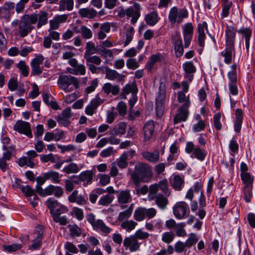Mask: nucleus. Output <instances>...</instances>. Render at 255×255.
Wrapping results in <instances>:
<instances>
[{
    "instance_id": "f257e3e1",
    "label": "nucleus",
    "mask_w": 255,
    "mask_h": 255,
    "mask_svg": "<svg viewBox=\"0 0 255 255\" xmlns=\"http://www.w3.org/2000/svg\"><path fill=\"white\" fill-rule=\"evenodd\" d=\"M152 176L150 167L147 164L138 163L134 167V171L131 174V179L136 187L140 186V182H146Z\"/></svg>"
},
{
    "instance_id": "f03ea898",
    "label": "nucleus",
    "mask_w": 255,
    "mask_h": 255,
    "mask_svg": "<svg viewBox=\"0 0 255 255\" xmlns=\"http://www.w3.org/2000/svg\"><path fill=\"white\" fill-rule=\"evenodd\" d=\"M149 236L148 233L139 229L133 235L126 237L123 241V245L126 250H128L130 252H135L139 250L141 244L139 240H146Z\"/></svg>"
},
{
    "instance_id": "7ed1b4c3",
    "label": "nucleus",
    "mask_w": 255,
    "mask_h": 255,
    "mask_svg": "<svg viewBox=\"0 0 255 255\" xmlns=\"http://www.w3.org/2000/svg\"><path fill=\"white\" fill-rule=\"evenodd\" d=\"M49 209L50 213L56 223H59L61 225L65 226L67 223V219L66 216L60 217L61 213L68 211L66 207L59 204L57 201L49 199Z\"/></svg>"
},
{
    "instance_id": "20e7f679",
    "label": "nucleus",
    "mask_w": 255,
    "mask_h": 255,
    "mask_svg": "<svg viewBox=\"0 0 255 255\" xmlns=\"http://www.w3.org/2000/svg\"><path fill=\"white\" fill-rule=\"evenodd\" d=\"M58 84L59 87L66 92L73 90L72 87L69 88L71 85H73L76 89L79 88V81L78 79L71 75L60 76L58 80Z\"/></svg>"
},
{
    "instance_id": "39448f33",
    "label": "nucleus",
    "mask_w": 255,
    "mask_h": 255,
    "mask_svg": "<svg viewBox=\"0 0 255 255\" xmlns=\"http://www.w3.org/2000/svg\"><path fill=\"white\" fill-rule=\"evenodd\" d=\"M190 105V102L188 99L185 103H183L182 106L179 107L177 110V113L175 115L173 119L174 124H177L182 121H185L187 119L188 116V108Z\"/></svg>"
},
{
    "instance_id": "423d86ee",
    "label": "nucleus",
    "mask_w": 255,
    "mask_h": 255,
    "mask_svg": "<svg viewBox=\"0 0 255 255\" xmlns=\"http://www.w3.org/2000/svg\"><path fill=\"white\" fill-rule=\"evenodd\" d=\"M27 156H23L18 159V164L20 167L25 165L30 168H33L35 164L34 158L38 156V154L35 150H31L26 152Z\"/></svg>"
},
{
    "instance_id": "0eeeda50",
    "label": "nucleus",
    "mask_w": 255,
    "mask_h": 255,
    "mask_svg": "<svg viewBox=\"0 0 255 255\" xmlns=\"http://www.w3.org/2000/svg\"><path fill=\"white\" fill-rule=\"evenodd\" d=\"M172 42L174 44V50L177 57H180L184 53L183 45L180 32L176 30L171 36Z\"/></svg>"
},
{
    "instance_id": "6e6552de",
    "label": "nucleus",
    "mask_w": 255,
    "mask_h": 255,
    "mask_svg": "<svg viewBox=\"0 0 255 255\" xmlns=\"http://www.w3.org/2000/svg\"><path fill=\"white\" fill-rule=\"evenodd\" d=\"M140 5L135 2L132 6H130L127 9V18L131 17L130 22L134 24L140 16Z\"/></svg>"
},
{
    "instance_id": "1a4fd4ad",
    "label": "nucleus",
    "mask_w": 255,
    "mask_h": 255,
    "mask_svg": "<svg viewBox=\"0 0 255 255\" xmlns=\"http://www.w3.org/2000/svg\"><path fill=\"white\" fill-rule=\"evenodd\" d=\"M13 129L19 133L25 134L29 138L32 137L30 125L28 122L18 121L14 125Z\"/></svg>"
},
{
    "instance_id": "9d476101",
    "label": "nucleus",
    "mask_w": 255,
    "mask_h": 255,
    "mask_svg": "<svg viewBox=\"0 0 255 255\" xmlns=\"http://www.w3.org/2000/svg\"><path fill=\"white\" fill-rule=\"evenodd\" d=\"M173 213L178 219H183L185 217L186 212L189 210L188 204L185 202H177L173 207Z\"/></svg>"
},
{
    "instance_id": "9b49d317",
    "label": "nucleus",
    "mask_w": 255,
    "mask_h": 255,
    "mask_svg": "<svg viewBox=\"0 0 255 255\" xmlns=\"http://www.w3.org/2000/svg\"><path fill=\"white\" fill-rule=\"evenodd\" d=\"M44 59L43 56L39 54L32 60L30 64L32 69L31 76L39 75L42 73V69L40 68V65L42 64Z\"/></svg>"
},
{
    "instance_id": "f8f14e48",
    "label": "nucleus",
    "mask_w": 255,
    "mask_h": 255,
    "mask_svg": "<svg viewBox=\"0 0 255 255\" xmlns=\"http://www.w3.org/2000/svg\"><path fill=\"white\" fill-rule=\"evenodd\" d=\"M47 179L48 172L44 173L43 177L38 176L36 178L37 185L35 187V191L40 196L45 197L48 195V188L43 190L41 187Z\"/></svg>"
},
{
    "instance_id": "ddd939ff",
    "label": "nucleus",
    "mask_w": 255,
    "mask_h": 255,
    "mask_svg": "<svg viewBox=\"0 0 255 255\" xmlns=\"http://www.w3.org/2000/svg\"><path fill=\"white\" fill-rule=\"evenodd\" d=\"M237 29L231 26L227 25L225 30L226 45L235 46Z\"/></svg>"
},
{
    "instance_id": "4468645a",
    "label": "nucleus",
    "mask_w": 255,
    "mask_h": 255,
    "mask_svg": "<svg viewBox=\"0 0 255 255\" xmlns=\"http://www.w3.org/2000/svg\"><path fill=\"white\" fill-rule=\"evenodd\" d=\"M165 99V93H159L156 99L155 110L156 116L161 118L164 111V103Z\"/></svg>"
},
{
    "instance_id": "2eb2a0df",
    "label": "nucleus",
    "mask_w": 255,
    "mask_h": 255,
    "mask_svg": "<svg viewBox=\"0 0 255 255\" xmlns=\"http://www.w3.org/2000/svg\"><path fill=\"white\" fill-rule=\"evenodd\" d=\"M193 27L191 23H186L183 27V35L184 40V46L187 48L189 46L192 39Z\"/></svg>"
},
{
    "instance_id": "dca6fc26",
    "label": "nucleus",
    "mask_w": 255,
    "mask_h": 255,
    "mask_svg": "<svg viewBox=\"0 0 255 255\" xmlns=\"http://www.w3.org/2000/svg\"><path fill=\"white\" fill-rule=\"evenodd\" d=\"M33 29V26L26 22L22 17L19 22L18 32L21 37L26 36Z\"/></svg>"
},
{
    "instance_id": "f3484780",
    "label": "nucleus",
    "mask_w": 255,
    "mask_h": 255,
    "mask_svg": "<svg viewBox=\"0 0 255 255\" xmlns=\"http://www.w3.org/2000/svg\"><path fill=\"white\" fill-rule=\"evenodd\" d=\"M118 202L120 204L123 205L130 202L132 200L130 192L129 189H126L121 191L116 192Z\"/></svg>"
},
{
    "instance_id": "a211bd4d",
    "label": "nucleus",
    "mask_w": 255,
    "mask_h": 255,
    "mask_svg": "<svg viewBox=\"0 0 255 255\" xmlns=\"http://www.w3.org/2000/svg\"><path fill=\"white\" fill-rule=\"evenodd\" d=\"M164 59V57L160 53L151 55L145 66L147 71L151 72L153 66L156 62H162Z\"/></svg>"
},
{
    "instance_id": "6ab92c4d",
    "label": "nucleus",
    "mask_w": 255,
    "mask_h": 255,
    "mask_svg": "<svg viewBox=\"0 0 255 255\" xmlns=\"http://www.w3.org/2000/svg\"><path fill=\"white\" fill-rule=\"evenodd\" d=\"M106 78L108 80L114 81L117 80L118 82L124 80L125 75L120 74L115 70H112L108 67H105Z\"/></svg>"
},
{
    "instance_id": "aec40b11",
    "label": "nucleus",
    "mask_w": 255,
    "mask_h": 255,
    "mask_svg": "<svg viewBox=\"0 0 255 255\" xmlns=\"http://www.w3.org/2000/svg\"><path fill=\"white\" fill-rule=\"evenodd\" d=\"M78 191L74 190L68 197L70 203H76L80 205H84L87 203V199L81 195H78Z\"/></svg>"
},
{
    "instance_id": "412c9836",
    "label": "nucleus",
    "mask_w": 255,
    "mask_h": 255,
    "mask_svg": "<svg viewBox=\"0 0 255 255\" xmlns=\"http://www.w3.org/2000/svg\"><path fill=\"white\" fill-rule=\"evenodd\" d=\"M143 130L144 140L145 141L149 140L152 137L154 131V122L152 120L147 122L143 127Z\"/></svg>"
},
{
    "instance_id": "4be33fe9",
    "label": "nucleus",
    "mask_w": 255,
    "mask_h": 255,
    "mask_svg": "<svg viewBox=\"0 0 255 255\" xmlns=\"http://www.w3.org/2000/svg\"><path fill=\"white\" fill-rule=\"evenodd\" d=\"M69 14L57 15L49 21L50 28L52 29H57L59 27L60 23L65 22Z\"/></svg>"
},
{
    "instance_id": "5701e85b",
    "label": "nucleus",
    "mask_w": 255,
    "mask_h": 255,
    "mask_svg": "<svg viewBox=\"0 0 255 255\" xmlns=\"http://www.w3.org/2000/svg\"><path fill=\"white\" fill-rule=\"evenodd\" d=\"M170 183L174 190L180 191L184 186V181L179 175H175L170 179Z\"/></svg>"
},
{
    "instance_id": "b1692460",
    "label": "nucleus",
    "mask_w": 255,
    "mask_h": 255,
    "mask_svg": "<svg viewBox=\"0 0 255 255\" xmlns=\"http://www.w3.org/2000/svg\"><path fill=\"white\" fill-rule=\"evenodd\" d=\"M93 176V172L92 171L86 170L82 172L78 178L80 181L83 182V185L85 186L92 182Z\"/></svg>"
},
{
    "instance_id": "393cba45",
    "label": "nucleus",
    "mask_w": 255,
    "mask_h": 255,
    "mask_svg": "<svg viewBox=\"0 0 255 255\" xmlns=\"http://www.w3.org/2000/svg\"><path fill=\"white\" fill-rule=\"evenodd\" d=\"M243 119V112L240 109H237L235 113L234 129L236 132L239 133L241 129Z\"/></svg>"
},
{
    "instance_id": "a878e982",
    "label": "nucleus",
    "mask_w": 255,
    "mask_h": 255,
    "mask_svg": "<svg viewBox=\"0 0 255 255\" xmlns=\"http://www.w3.org/2000/svg\"><path fill=\"white\" fill-rule=\"evenodd\" d=\"M78 13L81 17L92 19L97 15V11L93 8H82L78 10Z\"/></svg>"
},
{
    "instance_id": "bb28decb",
    "label": "nucleus",
    "mask_w": 255,
    "mask_h": 255,
    "mask_svg": "<svg viewBox=\"0 0 255 255\" xmlns=\"http://www.w3.org/2000/svg\"><path fill=\"white\" fill-rule=\"evenodd\" d=\"M204 28H207V23L206 22H203L202 24H199L198 25V41L199 45L203 47L204 46V39L205 37V34L204 33Z\"/></svg>"
},
{
    "instance_id": "cd10ccee",
    "label": "nucleus",
    "mask_w": 255,
    "mask_h": 255,
    "mask_svg": "<svg viewBox=\"0 0 255 255\" xmlns=\"http://www.w3.org/2000/svg\"><path fill=\"white\" fill-rule=\"evenodd\" d=\"M235 52V46L226 45L225 50L221 52V55L225 57L224 62L230 64L232 62V54Z\"/></svg>"
},
{
    "instance_id": "c85d7f7f",
    "label": "nucleus",
    "mask_w": 255,
    "mask_h": 255,
    "mask_svg": "<svg viewBox=\"0 0 255 255\" xmlns=\"http://www.w3.org/2000/svg\"><path fill=\"white\" fill-rule=\"evenodd\" d=\"M159 19L158 12L153 11L146 15L144 19L147 24L153 26L158 22Z\"/></svg>"
},
{
    "instance_id": "c756f323",
    "label": "nucleus",
    "mask_w": 255,
    "mask_h": 255,
    "mask_svg": "<svg viewBox=\"0 0 255 255\" xmlns=\"http://www.w3.org/2000/svg\"><path fill=\"white\" fill-rule=\"evenodd\" d=\"M127 124L125 122H120L117 127H115L110 131L111 136H116L119 134H124L126 133Z\"/></svg>"
},
{
    "instance_id": "7c9ffc66",
    "label": "nucleus",
    "mask_w": 255,
    "mask_h": 255,
    "mask_svg": "<svg viewBox=\"0 0 255 255\" xmlns=\"http://www.w3.org/2000/svg\"><path fill=\"white\" fill-rule=\"evenodd\" d=\"M92 227L95 230H100L102 232L109 234L111 232V229L107 227L104 222L101 220H97L95 223L92 225Z\"/></svg>"
},
{
    "instance_id": "2f4dec72",
    "label": "nucleus",
    "mask_w": 255,
    "mask_h": 255,
    "mask_svg": "<svg viewBox=\"0 0 255 255\" xmlns=\"http://www.w3.org/2000/svg\"><path fill=\"white\" fill-rule=\"evenodd\" d=\"M155 199L156 204L161 209H165L168 203L167 198L160 193L156 194Z\"/></svg>"
},
{
    "instance_id": "473e14b6",
    "label": "nucleus",
    "mask_w": 255,
    "mask_h": 255,
    "mask_svg": "<svg viewBox=\"0 0 255 255\" xmlns=\"http://www.w3.org/2000/svg\"><path fill=\"white\" fill-rule=\"evenodd\" d=\"M74 7L73 0H60L59 1V10L64 11L67 10L71 11Z\"/></svg>"
},
{
    "instance_id": "72a5a7b5",
    "label": "nucleus",
    "mask_w": 255,
    "mask_h": 255,
    "mask_svg": "<svg viewBox=\"0 0 255 255\" xmlns=\"http://www.w3.org/2000/svg\"><path fill=\"white\" fill-rule=\"evenodd\" d=\"M143 157L151 162H155L157 161L159 158V153L158 151L154 150L153 152H144L142 153Z\"/></svg>"
},
{
    "instance_id": "f704fd0d",
    "label": "nucleus",
    "mask_w": 255,
    "mask_h": 255,
    "mask_svg": "<svg viewBox=\"0 0 255 255\" xmlns=\"http://www.w3.org/2000/svg\"><path fill=\"white\" fill-rule=\"evenodd\" d=\"M100 46H97L96 48L95 44L93 42H88L86 45V51L84 53V57L98 53V48H99Z\"/></svg>"
},
{
    "instance_id": "c9c22d12",
    "label": "nucleus",
    "mask_w": 255,
    "mask_h": 255,
    "mask_svg": "<svg viewBox=\"0 0 255 255\" xmlns=\"http://www.w3.org/2000/svg\"><path fill=\"white\" fill-rule=\"evenodd\" d=\"M241 177L245 186H253L254 178L249 172L241 173Z\"/></svg>"
},
{
    "instance_id": "e433bc0d",
    "label": "nucleus",
    "mask_w": 255,
    "mask_h": 255,
    "mask_svg": "<svg viewBox=\"0 0 255 255\" xmlns=\"http://www.w3.org/2000/svg\"><path fill=\"white\" fill-rule=\"evenodd\" d=\"M2 149L5 152L3 153L2 157L5 158L7 160H10L12 157L13 152L15 151V146H7L3 145Z\"/></svg>"
},
{
    "instance_id": "4c0bfd02",
    "label": "nucleus",
    "mask_w": 255,
    "mask_h": 255,
    "mask_svg": "<svg viewBox=\"0 0 255 255\" xmlns=\"http://www.w3.org/2000/svg\"><path fill=\"white\" fill-rule=\"evenodd\" d=\"M123 90L126 94H128L130 93L132 94H136L138 92V88L136 82L133 81L131 84H127L124 87Z\"/></svg>"
},
{
    "instance_id": "58836bf2",
    "label": "nucleus",
    "mask_w": 255,
    "mask_h": 255,
    "mask_svg": "<svg viewBox=\"0 0 255 255\" xmlns=\"http://www.w3.org/2000/svg\"><path fill=\"white\" fill-rule=\"evenodd\" d=\"M253 186H244L243 188V197L245 201L247 203L251 202V199L253 196L252 190Z\"/></svg>"
},
{
    "instance_id": "ea45409f",
    "label": "nucleus",
    "mask_w": 255,
    "mask_h": 255,
    "mask_svg": "<svg viewBox=\"0 0 255 255\" xmlns=\"http://www.w3.org/2000/svg\"><path fill=\"white\" fill-rule=\"evenodd\" d=\"M145 208H137L134 212L133 218L136 221H142L145 218Z\"/></svg>"
},
{
    "instance_id": "a19ab883",
    "label": "nucleus",
    "mask_w": 255,
    "mask_h": 255,
    "mask_svg": "<svg viewBox=\"0 0 255 255\" xmlns=\"http://www.w3.org/2000/svg\"><path fill=\"white\" fill-rule=\"evenodd\" d=\"M105 192H106V191L102 188L94 189L89 195L90 202L93 204L95 203L98 196Z\"/></svg>"
},
{
    "instance_id": "79ce46f5",
    "label": "nucleus",
    "mask_w": 255,
    "mask_h": 255,
    "mask_svg": "<svg viewBox=\"0 0 255 255\" xmlns=\"http://www.w3.org/2000/svg\"><path fill=\"white\" fill-rule=\"evenodd\" d=\"M159 189L163 192V193L166 196H169L171 192L168 187V181L166 179H163L159 182L158 184Z\"/></svg>"
},
{
    "instance_id": "37998d69",
    "label": "nucleus",
    "mask_w": 255,
    "mask_h": 255,
    "mask_svg": "<svg viewBox=\"0 0 255 255\" xmlns=\"http://www.w3.org/2000/svg\"><path fill=\"white\" fill-rule=\"evenodd\" d=\"M2 247L4 252L12 253L20 250L22 248V246L21 244L14 243L8 245H3Z\"/></svg>"
},
{
    "instance_id": "c03bdc74",
    "label": "nucleus",
    "mask_w": 255,
    "mask_h": 255,
    "mask_svg": "<svg viewBox=\"0 0 255 255\" xmlns=\"http://www.w3.org/2000/svg\"><path fill=\"white\" fill-rule=\"evenodd\" d=\"M114 197L110 194L102 196L98 202V204L104 206H109L113 201Z\"/></svg>"
},
{
    "instance_id": "a18cd8bd",
    "label": "nucleus",
    "mask_w": 255,
    "mask_h": 255,
    "mask_svg": "<svg viewBox=\"0 0 255 255\" xmlns=\"http://www.w3.org/2000/svg\"><path fill=\"white\" fill-rule=\"evenodd\" d=\"M63 194L62 189L60 186L49 185V195L54 194L57 197H61Z\"/></svg>"
},
{
    "instance_id": "49530a36",
    "label": "nucleus",
    "mask_w": 255,
    "mask_h": 255,
    "mask_svg": "<svg viewBox=\"0 0 255 255\" xmlns=\"http://www.w3.org/2000/svg\"><path fill=\"white\" fill-rule=\"evenodd\" d=\"M64 135V132L63 130L56 129L54 132H49V141L55 140L59 141L62 139Z\"/></svg>"
},
{
    "instance_id": "de8ad7c7",
    "label": "nucleus",
    "mask_w": 255,
    "mask_h": 255,
    "mask_svg": "<svg viewBox=\"0 0 255 255\" xmlns=\"http://www.w3.org/2000/svg\"><path fill=\"white\" fill-rule=\"evenodd\" d=\"M16 67L20 71L23 77H27L29 74V68L24 61L21 60L16 64Z\"/></svg>"
},
{
    "instance_id": "09e8293b",
    "label": "nucleus",
    "mask_w": 255,
    "mask_h": 255,
    "mask_svg": "<svg viewBox=\"0 0 255 255\" xmlns=\"http://www.w3.org/2000/svg\"><path fill=\"white\" fill-rule=\"evenodd\" d=\"M137 225V223L132 220H127L121 223V227L127 232H130L133 230Z\"/></svg>"
},
{
    "instance_id": "8fccbe9b",
    "label": "nucleus",
    "mask_w": 255,
    "mask_h": 255,
    "mask_svg": "<svg viewBox=\"0 0 255 255\" xmlns=\"http://www.w3.org/2000/svg\"><path fill=\"white\" fill-rule=\"evenodd\" d=\"M178 16V8L175 6L172 7L170 10L168 15V19L170 22L172 23H175L176 22H177Z\"/></svg>"
},
{
    "instance_id": "3c124183",
    "label": "nucleus",
    "mask_w": 255,
    "mask_h": 255,
    "mask_svg": "<svg viewBox=\"0 0 255 255\" xmlns=\"http://www.w3.org/2000/svg\"><path fill=\"white\" fill-rule=\"evenodd\" d=\"M47 18V12L43 11H40L38 14V21L37 24V27L39 28L42 25L46 24Z\"/></svg>"
},
{
    "instance_id": "603ef678",
    "label": "nucleus",
    "mask_w": 255,
    "mask_h": 255,
    "mask_svg": "<svg viewBox=\"0 0 255 255\" xmlns=\"http://www.w3.org/2000/svg\"><path fill=\"white\" fill-rule=\"evenodd\" d=\"M193 154L194 155L195 157L200 161H203L206 156V153L205 151L201 149L199 146L195 147Z\"/></svg>"
},
{
    "instance_id": "864d4df0",
    "label": "nucleus",
    "mask_w": 255,
    "mask_h": 255,
    "mask_svg": "<svg viewBox=\"0 0 255 255\" xmlns=\"http://www.w3.org/2000/svg\"><path fill=\"white\" fill-rule=\"evenodd\" d=\"M79 170L78 165L75 163H71L68 166L63 169V171L69 174L70 173H75Z\"/></svg>"
},
{
    "instance_id": "5fc2aeb1",
    "label": "nucleus",
    "mask_w": 255,
    "mask_h": 255,
    "mask_svg": "<svg viewBox=\"0 0 255 255\" xmlns=\"http://www.w3.org/2000/svg\"><path fill=\"white\" fill-rule=\"evenodd\" d=\"M183 68L186 74H193L196 69L192 62H186L183 64Z\"/></svg>"
},
{
    "instance_id": "6e6d98bb",
    "label": "nucleus",
    "mask_w": 255,
    "mask_h": 255,
    "mask_svg": "<svg viewBox=\"0 0 255 255\" xmlns=\"http://www.w3.org/2000/svg\"><path fill=\"white\" fill-rule=\"evenodd\" d=\"M84 58L86 60V64H91L93 63L97 65H99L101 62L102 60L101 59L97 56H87L86 57H84Z\"/></svg>"
},
{
    "instance_id": "4d7b16f0",
    "label": "nucleus",
    "mask_w": 255,
    "mask_h": 255,
    "mask_svg": "<svg viewBox=\"0 0 255 255\" xmlns=\"http://www.w3.org/2000/svg\"><path fill=\"white\" fill-rule=\"evenodd\" d=\"M21 17L30 25L36 23L38 19V16L36 13H32L30 15L25 14Z\"/></svg>"
},
{
    "instance_id": "13d9d810",
    "label": "nucleus",
    "mask_w": 255,
    "mask_h": 255,
    "mask_svg": "<svg viewBox=\"0 0 255 255\" xmlns=\"http://www.w3.org/2000/svg\"><path fill=\"white\" fill-rule=\"evenodd\" d=\"M20 189L27 197H30L34 195L35 192L36 191L32 189L29 185H21L20 187Z\"/></svg>"
},
{
    "instance_id": "bf43d9fd",
    "label": "nucleus",
    "mask_w": 255,
    "mask_h": 255,
    "mask_svg": "<svg viewBox=\"0 0 255 255\" xmlns=\"http://www.w3.org/2000/svg\"><path fill=\"white\" fill-rule=\"evenodd\" d=\"M185 226V224L181 223L177 224L175 230L176 234L178 237H184L186 235V233L184 228Z\"/></svg>"
},
{
    "instance_id": "052dcab7",
    "label": "nucleus",
    "mask_w": 255,
    "mask_h": 255,
    "mask_svg": "<svg viewBox=\"0 0 255 255\" xmlns=\"http://www.w3.org/2000/svg\"><path fill=\"white\" fill-rule=\"evenodd\" d=\"M98 53L105 58L107 57L110 58L113 57V53L111 50L107 49L101 46L99 48H98Z\"/></svg>"
},
{
    "instance_id": "680f3d73",
    "label": "nucleus",
    "mask_w": 255,
    "mask_h": 255,
    "mask_svg": "<svg viewBox=\"0 0 255 255\" xmlns=\"http://www.w3.org/2000/svg\"><path fill=\"white\" fill-rule=\"evenodd\" d=\"M134 34V28L132 26H130L127 29L126 32V40L124 42V46H128L129 43L131 41L132 37Z\"/></svg>"
},
{
    "instance_id": "e2e57ef3",
    "label": "nucleus",
    "mask_w": 255,
    "mask_h": 255,
    "mask_svg": "<svg viewBox=\"0 0 255 255\" xmlns=\"http://www.w3.org/2000/svg\"><path fill=\"white\" fill-rule=\"evenodd\" d=\"M126 154H122L120 158L117 160V164L118 166L122 169L126 168L128 166V162Z\"/></svg>"
},
{
    "instance_id": "0e129e2a",
    "label": "nucleus",
    "mask_w": 255,
    "mask_h": 255,
    "mask_svg": "<svg viewBox=\"0 0 255 255\" xmlns=\"http://www.w3.org/2000/svg\"><path fill=\"white\" fill-rule=\"evenodd\" d=\"M198 241L197 236L194 233H191L189 235V237L187 239L185 243L186 247L190 248L195 245Z\"/></svg>"
},
{
    "instance_id": "69168bd1",
    "label": "nucleus",
    "mask_w": 255,
    "mask_h": 255,
    "mask_svg": "<svg viewBox=\"0 0 255 255\" xmlns=\"http://www.w3.org/2000/svg\"><path fill=\"white\" fill-rule=\"evenodd\" d=\"M81 33L83 38L85 39H90L93 35L91 29L85 25L81 26Z\"/></svg>"
},
{
    "instance_id": "338daca9",
    "label": "nucleus",
    "mask_w": 255,
    "mask_h": 255,
    "mask_svg": "<svg viewBox=\"0 0 255 255\" xmlns=\"http://www.w3.org/2000/svg\"><path fill=\"white\" fill-rule=\"evenodd\" d=\"M221 118L220 113L216 114L213 118L214 126L217 130H220L222 128V124L220 122Z\"/></svg>"
},
{
    "instance_id": "774afa93",
    "label": "nucleus",
    "mask_w": 255,
    "mask_h": 255,
    "mask_svg": "<svg viewBox=\"0 0 255 255\" xmlns=\"http://www.w3.org/2000/svg\"><path fill=\"white\" fill-rule=\"evenodd\" d=\"M174 238V234L171 232H167L164 233L162 237V241L166 243H171Z\"/></svg>"
}]
</instances>
